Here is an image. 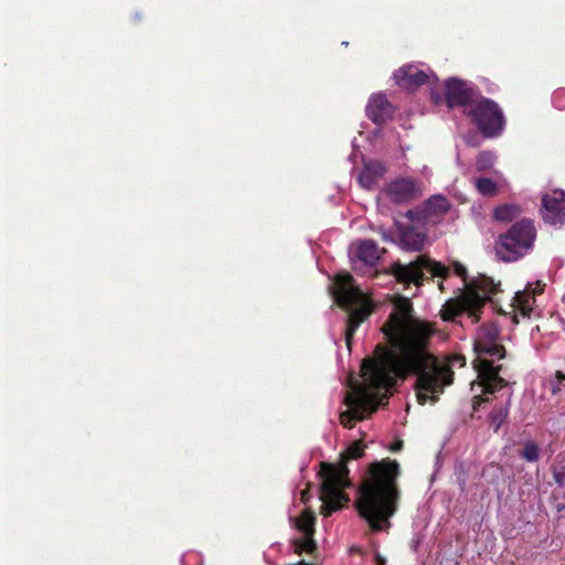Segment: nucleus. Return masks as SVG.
Listing matches in <instances>:
<instances>
[{
	"instance_id": "obj_1",
	"label": "nucleus",
	"mask_w": 565,
	"mask_h": 565,
	"mask_svg": "<svg viewBox=\"0 0 565 565\" xmlns=\"http://www.w3.org/2000/svg\"><path fill=\"white\" fill-rule=\"evenodd\" d=\"M382 330L390 348L379 345L375 359L362 363V384L350 379V391L344 398L347 409L340 414L344 427L351 428L356 420L374 412L387 398L397 377L409 373L417 375L416 397L419 404L436 402L452 382L449 366L428 352L427 343L433 330L413 315L409 299L395 298L393 311Z\"/></svg>"
},
{
	"instance_id": "obj_2",
	"label": "nucleus",
	"mask_w": 565,
	"mask_h": 565,
	"mask_svg": "<svg viewBox=\"0 0 565 565\" xmlns=\"http://www.w3.org/2000/svg\"><path fill=\"white\" fill-rule=\"evenodd\" d=\"M397 475L396 461L376 462L371 467L370 478L361 487L358 510L374 531L388 525V519L395 513L398 498L395 487Z\"/></svg>"
},
{
	"instance_id": "obj_3",
	"label": "nucleus",
	"mask_w": 565,
	"mask_h": 565,
	"mask_svg": "<svg viewBox=\"0 0 565 565\" xmlns=\"http://www.w3.org/2000/svg\"><path fill=\"white\" fill-rule=\"evenodd\" d=\"M473 367L477 372V381L471 383L475 395V406L484 399L480 394L493 393L503 386L504 381L498 375L500 366L497 364L504 356V348L500 342V332L497 324L491 323L481 327L475 339Z\"/></svg>"
},
{
	"instance_id": "obj_4",
	"label": "nucleus",
	"mask_w": 565,
	"mask_h": 565,
	"mask_svg": "<svg viewBox=\"0 0 565 565\" xmlns=\"http://www.w3.org/2000/svg\"><path fill=\"white\" fill-rule=\"evenodd\" d=\"M330 290L337 305L351 311L345 332V342L350 349L355 330L371 315L373 305L348 273L338 274Z\"/></svg>"
},
{
	"instance_id": "obj_5",
	"label": "nucleus",
	"mask_w": 565,
	"mask_h": 565,
	"mask_svg": "<svg viewBox=\"0 0 565 565\" xmlns=\"http://www.w3.org/2000/svg\"><path fill=\"white\" fill-rule=\"evenodd\" d=\"M500 291V284H494L492 278L480 276L476 280L466 284L461 295L448 300L440 311L444 320H454L458 315L467 312L473 321L478 320V312L487 300H492Z\"/></svg>"
},
{
	"instance_id": "obj_6",
	"label": "nucleus",
	"mask_w": 565,
	"mask_h": 565,
	"mask_svg": "<svg viewBox=\"0 0 565 565\" xmlns=\"http://www.w3.org/2000/svg\"><path fill=\"white\" fill-rule=\"evenodd\" d=\"M320 476L322 479L320 493L322 501L321 513L324 516H329L349 501V498L343 493V489L350 486L348 469L343 463L339 466L322 463Z\"/></svg>"
},
{
	"instance_id": "obj_7",
	"label": "nucleus",
	"mask_w": 565,
	"mask_h": 565,
	"mask_svg": "<svg viewBox=\"0 0 565 565\" xmlns=\"http://www.w3.org/2000/svg\"><path fill=\"white\" fill-rule=\"evenodd\" d=\"M535 239V228L531 221L523 220L514 224L495 245L497 255L505 262L516 260L527 254Z\"/></svg>"
},
{
	"instance_id": "obj_8",
	"label": "nucleus",
	"mask_w": 565,
	"mask_h": 565,
	"mask_svg": "<svg viewBox=\"0 0 565 565\" xmlns=\"http://www.w3.org/2000/svg\"><path fill=\"white\" fill-rule=\"evenodd\" d=\"M463 111L472 118L478 128L487 137L497 136L503 129L504 119L502 111L498 105L490 99H475Z\"/></svg>"
},
{
	"instance_id": "obj_9",
	"label": "nucleus",
	"mask_w": 565,
	"mask_h": 565,
	"mask_svg": "<svg viewBox=\"0 0 565 565\" xmlns=\"http://www.w3.org/2000/svg\"><path fill=\"white\" fill-rule=\"evenodd\" d=\"M448 271L449 269L443 264L424 256H419L408 265L397 264L394 266V275L398 280L414 284H419L428 276L445 278Z\"/></svg>"
},
{
	"instance_id": "obj_10",
	"label": "nucleus",
	"mask_w": 565,
	"mask_h": 565,
	"mask_svg": "<svg viewBox=\"0 0 565 565\" xmlns=\"http://www.w3.org/2000/svg\"><path fill=\"white\" fill-rule=\"evenodd\" d=\"M394 79L401 87L414 89L425 83L431 84L436 77L429 68H424L416 64H407L394 73Z\"/></svg>"
},
{
	"instance_id": "obj_11",
	"label": "nucleus",
	"mask_w": 565,
	"mask_h": 565,
	"mask_svg": "<svg viewBox=\"0 0 565 565\" xmlns=\"http://www.w3.org/2000/svg\"><path fill=\"white\" fill-rule=\"evenodd\" d=\"M542 215L552 225L565 222V191L553 190L542 196Z\"/></svg>"
},
{
	"instance_id": "obj_12",
	"label": "nucleus",
	"mask_w": 565,
	"mask_h": 565,
	"mask_svg": "<svg viewBox=\"0 0 565 565\" xmlns=\"http://www.w3.org/2000/svg\"><path fill=\"white\" fill-rule=\"evenodd\" d=\"M446 100L449 107L462 106L465 110L475 99L472 98V90L468 87L467 83L451 78L446 82Z\"/></svg>"
},
{
	"instance_id": "obj_13",
	"label": "nucleus",
	"mask_w": 565,
	"mask_h": 565,
	"mask_svg": "<svg viewBox=\"0 0 565 565\" xmlns=\"http://www.w3.org/2000/svg\"><path fill=\"white\" fill-rule=\"evenodd\" d=\"M315 521L316 516L310 511H303L299 518L294 520L296 527L303 534V539L297 542V552H312L315 550V541L312 539Z\"/></svg>"
},
{
	"instance_id": "obj_14",
	"label": "nucleus",
	"mask_w": 565,
	"mask_h": 565,
	"mask_svg": "<svg viewBox=\"0 0 565 565\" xmlns=\"http://www.w3.org/2000/svg\"><path fill=\"white\" fill-rule=\"evenodd\" d=\"M416 194V186L413 180L407 178H399L387 184L382 192V198L391 200L395 203H402L411 200Z\"/></svg>"
},
{
	"instance_id": "obj_15",
	"label": "nucleus",
	"mask_w": 565,
	"mask_h": 565,
	"mask_svg": "<svg viewBox=\"0 0 565 565\" xmlns=\"http://www.w3.org/2000/svg\"><path fill=\"white\" fill-rule=\"evenodd\" d=\"M350 255L352 259L356 258L365 265L373 266L380 259L381 250L374 241L364 239L351 245Z\"/></svg>"
},
{
	"instance_id": "obj_16",
	"label": "nucleus",
	"mask_w": 565,
	"mask_h": 565,
	"mask_svg": "<svg viewBox=\"0 0 565 565\" xmlns=\"http://www.w3.org/2000/svg\"><path fill=\"white\" fill-rule=\"evenodd\" d=\"M393 107L383 94H373L366 105V115L375 124H381L391 118Z\"/></svg>"
},
{
	"instance_id": "obj_17",
	"label": "nucleus",
	"mask_w": 565,
	"mask_h": 565,
	"mask_svg": "<svg viewBox=\"0 0 565 565\" xmlns=\"http://www.w3.org/2000/svg\"><path fill=\"white\" fill-rule=\"evenodd\" d=\"M385 167L377 161L364 163V168L359 175V183L362 188L371 190L377 181L384 175Z\"/></svg>"
},
{
	"instance_id": "obj_18",
	"label": "nucleus",
	"mask_w": 565,
	"mask_h": 565,
	"mask_svg": "<svg viewBox=\"0 0 565 565\" xmlns=\"http://www.w3.org/2000/svg\"><path fill=\"white\" fill-rule=\"evenodd\" d=\"M539 287L533 288L529 285L524 290L515 292L513 306L523 316L530 317L535 302V294L540 292Z\"/></svg>"
},
{
	"instance_id": "obj_19",
	"label": "nucleus",
	"mask_w": 565,
	"mask_h": 565,
	"mask_svg": "<svg viewBox=\"0 0 565 565\" xmlns=\"http://www.w3.org/2000/svg\"><path fill=\"white\" fill-rule=\"evenodd\" d=\"M449 209V203L446 198L435 195L430 198L424 206V218L426 222L435 223L444 215Z\"/></svg>"
},
{
	"instance_id": "obj_20",
	"label": "nucleus",
	"mask_w": 565,
	"mask_h": 565,
	"mask_svg": "<svg viewBox=\"0 0 565 565\" xmlns=\"http://www.w3.org/2000/svg\"><path fill=\"white\" fill-rule=\"evenodd\" d=\"M426 236L412 227L403 228L399 233V246L405 250H419L424 247Z\"/></svg>"
},
{
	"instance_id": "obj_21",
	"label": "nucleus",
	"mask_w": 565,
	"mask_h": 565,
	"mask_svg": "<svg viewBox=\"0 0 565 565\" xmlns=\"http://www.w3.org/2000/svg\"><path fill=\"white\" fill-rule=\"evenodd\" d=\"M502 183H503L502 174L499 173L498 171L494 172V179L477 178L475 180V186H476L477 191L484 196L495 195Z\"/></svg>"
},
{
	"instance_id": "obj_22",
	"label": "nucleus",
	"mask_w": 565,
	"mask_h": 565,
	"mask_svg": "<svg viewBox=\"0 0 565 565\" xmlns=\"http://www.w3.org/2000/svg\"><path fill=\"white\" fill-rule=\"evenodd\" d=\"M520 213V207L514 204H504L494 210V217L501 222H510Z\"/></svg>"
},
{
	"instance_id": "obj_23",
	"label": "nucleus",
	"mask_w": 565,
	"mask_h": 565,
	"mask_svg": "<svg viewBox=\"0 0 565 565\" xmlns=\"http://www.w3.org/2000/svg\"><path fill=\"white\" fill-rule=\"evenodd\" d=\"M497 160V156L491 151H482L478 154L476 160V168L478 171L483 172L492 169Z\"/></svg>"
},
{
	"instance_id": "obj_24",
	"label": "nucleus",
	"mask_w": 565,
	"mask_h": 565,
	"mask_svg": "<svg viewBox=\"0 0 565 565\" xmlns=\"http://www.w3.org/2000/svg\"><path fill=\"white\" fill-rule=\"evenodd\" d=\"M540 449L537 445L533 441H527L522 450V457L530 462H534L539 460Z\"/></svg>"
},
{
	"instance_id": "obj_25",
	"label": "nucleus",
	"mask_w": 565,
	"mask_h": 565,
	"mask_svg": "<svg viewBox=\"0 0 565 565\" xmlns=\"http://www.w3.org/2000/svg\"><path fill=\"white\" fill-rule=\"evenodd\" d=\"M363 450L364 445L362 444V441L356 440L348 447L345 455L343 456V459H356L362 456Z\"/></svg>"
},
{
	"instance_id": "obj_26",
	"label": "nucleus",
	"mask_w": 565,
	"mask_h": 565,
	"mask_svg": "<svg viewBox=\"0 0 565 565\" xmlns=\"http://www.w3.org/2000/svg\"><path fill=\"white\" fill-rule=\"evenodd\" d=\"M508 415L507 409H500L491 415V425L497 430Z\"/></svg>"
},
{
	"instance_id": "obj_27",
	"label": "nucleus",
	"mask_w": 565,
	"mask_h": 565,
	"mask_svg": "<svg viewBox=\"0 0 565 565\" xmlns=\"http://www.w3.org/2000/svg\"><path fill=\"white\" fill-rule=\"evenodd\" d=\"M565 388V374L557 372L555 375V382L552 385V392L557 393Z\"/></svg>"
},
{
	"instance_id": "obj_28",
	"label": "nucleus",
	"mask_w": 565,
	"mask_h": 565,
	"mask_svg": "<svg viewBox=\"0 0 565 565\" xmlns=\"http://www.w3.org/2000/svg\"><path fill=\"white\" fill-rule=\"evenodd\" d=\"M454 271L456 273V275L462 277L463 279L467 275V270H466L465 266L457 262L454 263Z\"/></svg>"
},
{
	"instance_id": "obj_29",
	"label": "nucleus",
	"mask_w": 565,
	"mask_h": 565,
	"mask_svg": "<svg viewBox=\"0 0 565 565\" xmlns=\"http://www.w3.org/2000/svg\"><path fill=\"white\" fill-rule=\"evenodd\" d=\"M431 98L434 99V102L436 104H438L441 100V97L439 95L434 94V93H431Z\"/></svg>"
},
{
	"instance_id": "obj_30",
	"label": "nucleus",
	"mask_w": 565,
	"mask_h": 565,
	"mask_svg": "<svg viewBox=\"0 0 565 565\" xmlns=\"http://www.w3.org/2000/svg\"><path fill=\"white\" fill-rule=\"evenodd\" d=\"M307 499H308L307 491L302 490V491H301V501H302V502H306V501H307Z\"/></svg>"
},
{
	"instance_id": "obj_31",
	"label": "nucleus",
	"mask_w": 565,
	"mask_h": 565,
	"mask_svg": "<svg viewBox=\"0 0 565 565\" xmlns=\"http://www.w3.org/2000/svg\"><path fill=\"white\" fill-rule=\"evenodd\" d=\"M455 361L458 362L460 365H463V358L462 356L455 358Z\"/></svg>"
},
{
	"instance_id": "obj_32",
	"label": "nucleus",
	"mask_w": 565,
	"mask_h": 565,
	"mask_svg": "<svg viewBox=\"0 0 565 565\" xmlns=\"http://www.w3.org/2000/svg\"><path fill=\"white\" fill-rule=\"evenodd\" d=\"M401 447H402L401 443H397V444H395V445L393 446V448H392V449H393V451H397V450H399V449H401Z\"/></svg>"
},
{
	"instance_id": "obj_33",
	"label": "nucleus",
	"mask_w": 565,
	"mask_h": 565,
	"mask_svg": "<svg viewBox=\"0 0 565 565\" xmlns=\"http://www.w3.org/2000/svg\"><path fill=\"white\" fill-rule=\"evenodd\" d=\"M382 237H383V239H385V241H390V239H391V237H390V236L386 234V232H384V231L382 232Z\"/></svg>"
},
{
	"instance_id": "obj_34",
	"label": "nucleus",
	"mask_w": 565,
	"mask_h": 565,
	"mask_svg": "<svg viewBox=\"0 0 565 565\" xmlns=\"http://www.w3.org/2000/svg\"><path fill=\"white\" fill-rule=\"evenodd\" d=\"M555 478H556V481H557V482H561L562 476H558V475L556 473V475H555Z\"/></svg>"
},
{
	"instance_id": "obj_35",
	"label": "nucleus",
	"mask_w": 565,
	"mask_h": 565,
	"mask_svg": "<svg viewBox=\"0 0 565 565\" xmlns=\"http://www.w3.org/2000/svg\"><path fill=\"white\" fill-rule=\"evenodd\" d=\"M555 478H556V481H557V482H561L562 476H558V475L556 473V475H555Z\"/></svg>"
}]
</instances>
